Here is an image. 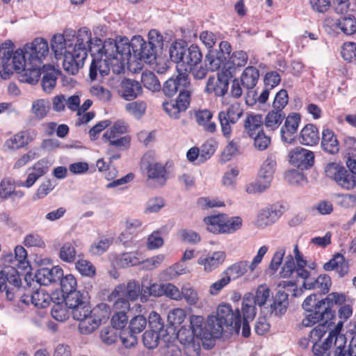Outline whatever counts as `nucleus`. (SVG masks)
<instances>
[{"label": "nucleus", "instance_id": "1", "mask_svg": "<svg viewBox=\"0 0 356 356\" xmlns=\"http://www.w3.org/2000/svg\"><path fill=\"white\" fill-rule=\"evenodd\" d=\"M102 45L97 49L89 69V77L92 81L97 79L98 73L102 77L107 76L112 70L115 74L121 73L125 65V61L131 56V45L127 42L116 41L108 38L102 43L100 39L97 40Z\"/></svg>", "mask_w": 356, "mask_h": 356}, {"label": "nucleus", "instance_id": "2", "mask_svg": "<svg viewBox=\"0 0 356 356\" xmlns=\"http://www.w3.org/2000/svg\"><path fill=\"white\" fill-rule=\"evenodd\" d=\"M212 335L221 336L225 328L236 332L241 327V315L239 309L233 310L229 304H221L218 307L216 316H211L207 321Z\"/></svg>", "mask_w": 356, "mask_h": 356}, {"label": "nucleus", "instance_id": "3", "mask_svg": "<svg viewBox=\"0 0 356 356\" xmlns=\"http://www.w3.org/2000/svg\"><path fill=\"white\" fill-rule=\"evenodd\" d=\"M203 221L207 225L208 231L216 234H232L240 229L243 225L241 217H229L225 213L204 217Z\"/></svg>", "mask_w": 356, "mask_h": 356}, {"label": "nucleus", "instance_id": "4", "mask_svg": "<svg viewBox=\"0 0 356 356\" xmlns=\"http://www.w3.org/2000/svg\"><path fill=\"white\" fill-rule=\"evenodd\" d=\"M141 168L145 171L148 181L154 186L165 185L168 179V171L165 165L156 161L152 153H146L141 159Z\"/></svg>", "mask_w": 356, "mask_h": 356}, {"label": "nucleus", "instance_id": "5", "mask_svg": "<svg viewBox=\"0 0 356 356\" xmlns=\"http://www.w3.org/2000/svg\"><path fill=\"white\" fill-rule=\"evenodd\" d=\"M277 166L276 156L273 154H269L262 164L259 172L260 180L250 184L246 187L248 193L262 192L270 185Z\"/></svg>", "mask_w": 356, "mask_h": 356}, {"label": "nucleus", "instance_id": "6", "mask_svg": "<svg viewBox=\"0 0 356 356\" xmlns=\"http://www.w3.org/2000/svg\"><path fill=\"white\" fill-rule=\"evenodd\" d=\"M244 110L241 104L234 102L230 104L225 111L218 113V118L220 122L222 136L227 140L232 136V124H235L243 115Z\"/></svg>", "mask_w": 356, "mask_h": 356}, {"label": "nucleus", "instance_id": "7", "mask_svg": "<svg viewBox=\"0 0 356 356\" xmlns=\"http://www.w3.org/2000/svg\"><path fill=\"white\" fill-rule=\"evenodd\" d=\"M327 177L333 180L339 186L346 190H351L356 186L353 173L344 166L336 163H329L325 168Z\"/></svg>", "mask_w": 356, "mask_h": 356}, {"label": "nucleus", "instance_id": "8", "mask_svg": "<svg viewBox=\"0 0 356 356\" xmlns=\"http://www.w3.org/2000/svg\"><path fill=\"white\" fill-rule=\"evenodd\" d=\"M110 307L104 302L98 304L91 312L86 321L79 323V329L81 333L88 334L99 327L102 323L106 322L110 317Z\"/></svg>", "mask_w": 356, "mask_h": 356}, {"label": "nucleus", "instance_id": "9", "mask_svg": "<svg viewBox=\"0 0 356 356\" xmlns=\"http://www.w3.org/2000/svg\"><path fill=\"white\" fill-rule=\"evenodd\" d=\"M127 132V127L125 124L118 121L103 134L102 140L117 149H127L131 143V137L129 135L122 136Z\"/></svg>", "mask_w": 356, "mask_h": 356}, {"label": "nucleus", "instance_id": "10", "mask_svg": "<svg viewBox=\"0 0 356 356\" xmlns=\"http://www.w3.org/2000/svg\"><path fill=\"white\" fill-rule=\"evenodd\" d=\"M19 292L20 301L26 305L29 304L33 305L38 308H46L51 303L52 298L44 289H38L33 290L31 285L24 287L23 292L22 289L16 287Z\"/></svg>", "mask_w": 356, "mask_h": 356}, {"label": "nucleus", "instance_id": "11", "mask_svg": "<svg viewBox=\"0 0 356 356\" xmlns=\"http://www.w3.org/2000/svg\"><path fill=\"white\" fill-rule=\"evenodd\" d=\"M316 296V293H312L305 299L302 306L305 312L323 309L326 306H329V309H333L335 305H341L345 301L344 296L337 292L331 293L321 300H318Z\"/></svg>", "mask_w": 356, "mask_h": 356}, {"label": "nucleus", "instance_id": "12", "mask_svg": "<svg viewBox=\"0 0 356 356\" xmlns=\"http://www.w3.org/2000/svg\"><path fill=\"white\" fill-rule=\"evenodd\" d=\"M344 321L341 320L336 325L332 322V325L329 328V335L324 343L322 345L316 344L312 346V356H330L329 349L333 339L337 344L339 342H346L345 336L341 334Z\"/></svg>", "mask_w": 356, "mask_h": 356}, {"label": "nucleus", "instance_id": "13", "mask_svg": "<svg viewBox=\"0 0 356 356\" xmlns=\"http://www.w3.org/2000/svg\"><path fill=\"white\" fill-rule=\"evenodd\" d=\"M66 305L72 310V314L75 320L82 323L86 321L92 312L90 303L85 300L82 293H73L65 298Z\"/></svg>", "mask_w": 356, "mask_h": 356}, {"label": "nucleus", "instance_id": "14", "mask_svg": "<svg viewBox=\"0 0 356 356\" xmlns=\"http://www.w3.org/2000/svg\"><path fill=\"white\" fill-rule=\"evenodd\" d=\"M24 48L28 60L40 65H42V59L48 55L49 51L47 41L42 38H37L32 42L26 44Z\"/></svg>", "mask_w": 356, "mask_h": 356}, {"label": "nucleus", "instance_id": "15", "mask_svg": "<svg viewBox=\"0 0 356 356\" xmlns=\"http://www.w3.org/2000/svg\"><path fill=\"white\" fill-rule=\"evenodd\" d=\"M284 119V123L280 129L281 139L284 143L293 144L297 137L301 116L299 113H292L285 116Z\"/></svg>", "mask_w": 356, "mask_h": 356}, {"label": "nucleus", "instance_id": "16", "mask_svg": "<svg viewBox=\"0 0 356 356\" xmlns=\"http://www.w3.org/2000/svg\"><path fill=\"white\" fill-rule=\"evenodd\" d=\"M284 211V207L279 202L270 204L261 209L257 216V226L265 227L272 225L281 217Z\"/></svg>", "mask_w": 356, "mask_h": 356}, {"label": "nucleus", "instance_id": "17", "mask_svg": "<svg viewBox=\"0 0 356 356\" xmlns=\"http://www.w3.org/2000/svg\"><path fill=\"white\" fill-rule=\"evenodd\" d=\"M233 76H227L224 71L218 73L217 76H209L205 88L204 92L208 94H214L218 97H223L227 92L229 79Z\"/></svg>", "mask_w": 356, "mask_h": 356}, {"label": "nucleus", "instance_id": "18", "mask_svg": "<svg viewBox=\"0 0 356 356\" xmlns=\"http://www.w3.org/2000/svg\"><path fill=\"white\" fill-rule=\"evenodd\" d=\"M178 71V74L174 77L168 79L163 86V92L165 96L172 97L178 91L183 90L185 88H189L191 86L188 74L186 72Z\"/></svg>", "mask_w": 356, "mask_h": 356}, {"label": "nucleus", "instance_id": "19", "mask_svg": "<svg viewBox=\"0 0 356 356\" xmlns=\"http://www.w3.org/2000/svg\"><path fill=\"white\" fill-rule=\"evenodd\" d=\"M289 161L295 166L308 169L314 165V154L312 151L297 147L289 153Z\"/></svg>", "mask_w": 356, "mask_h": 356}, {"label": "nucleus", "instance_id": "20", "mask_svg": "<svg viewBox=\"0 0 356 356\" xmlns=\"http://www.w3.org/2000/svg\"><path fill=\"white\" fill-rule=\"evenodd\" d=\"M47 162L43 159L35 162L27 169V178L24 181H19L17 185L21 187L31 188L36 181L48 172Z\"/></svg>", "mask_w": 356, "mask_h": 356}, {"label": "nucleus", "instance_id": "21", "mask_svg": "<svg viewBox=\"0 0 356 356\" xmlns=\"http://www.w3.org/2000/svg\"><path fill=\"white\" fill-rule=\"evenodd\" d=\"M7 282L11 284L14 287H18L21 283L19 275L14 268L10 269L6 267L0 272V291H6L7 298L12 300L14 298V293L10 292L7 286Z\"/></svg>", "mask_w": 356, "mask_h": 356}, {"label": "nucleus", "instance_id": "22", "mask_svg": "<svg viewBox=\"0 0 356 356\" xmlns=\"http://www.w3.org/2000/svg\"><path fill=\"white\" fill-rule=\"evenodd\" d=\"M306 312L307 314L302 321L304 327H312L320 321L328 322L335 316V311L333 309H329V306H326V308L323 309H316Z\"/></svg>", "mask_w": 356, "mask_h": 356}, {"label": "nucleus", "instance_id": "23", "mask_svg": "<svg viewBox=\"0 0 356 356\" xmlns=\"http://www.w3.org/2000/svg\"><path fill=\"white\" fill-rule=\"evenodd\" d=\"M226 254L223 251H216L211 254H202L197 259L198 265L203 267L206 273H211L221 266L225 261Z\"/></svg>", "mask_w": 356, "mask_h": 356}, {"label": "nucleus", "instance_id": "24", "mask_svg": "<svg viewBox=\"0 0 356 356\" xmlns=\"http://www.w3.org/2000/svg\"><path fill=\"white\" fill-rule=\"evenodd\" d=\"M248 56L244 51H235L227 59L224 73L227 76H234L237 70L246 65Z\"/></svg>", "mask_w": 356, "mask_h": 356}, {"label": "nucleus", "instance_id": "25", "mask_svg": "<svg viewBox=\"0 0 356 356\" xmlns=\"http://www.w3.org/2000/svg\"><path fill=\"white\" fill-rule=\"evenodd\" d=\"M131 47L136 56L145 63H151L156 58V49L147 43L143 38H139L132 42Z\"/></svg>", "mask_w": 356, "mask_h": 356}, {"label": "nucleus", "instance_id": "26", "mask_svg": "<svg viewBox=\"0 0 356 356\" xmlns=\"http://www.w3.org/2000/svg\"><path fill=\"white\" fill-rule=\"evenodd\" d=\"M63 275V269L58 266H53L51 268H42L37 270L35 278L40 285H49L52 282L59 280Z\"/></svg>", "mask_w": 356, "mask_h": 356}, {"label": "nucleus", "instance_id": "27", "mask_svg": "<svg viewBox=\"0 0 356 356\" xmlns=\"http://www.w3.org/2000/svg\"><path fill=\"white\" fill-rule=\"evenodd\" d=\"M304 280L303 286L305 289L316 290L320 294H325L329 292L332 285V281L330 276L323 274L320 275L316 279L309 277L302 278Z\"/></svg>", "mask_w": 356, "mask_h": 356}, {"label": "nucleus", "instance_id": "28", "mask_svg": "<svg viewBox=\"0 0 356 356\" xmlns=\"http://www.w3.org/2000/svg\"><path fill=\"white\" fill-rule=\"evenodd\" d=\"M140 293V286L138 282L131 280L127 284H121L115 286L111 292V296H124L126 298L134 301L138 299Z\"/></svg>", "mask_w": 356, "mask_h": 356}, {"label": "nucleus", "instance_id": "29", "mask_svg": "<svg viewBox=\"0 0 356 356\" xmlns=\"http://www.w3.org/2000/svg\"><path fill=\"white\" fill-rule=\"evenodd\" d=\"M120 96L127 101L133 100L143 93L140 83L135 80L124 79L120 83Z\"/></svg>", "mask_w": 356, "mask_h": 356}, {"label": "nucleus", "instance_id": "30", "mask_svg": "<svg viewBox=\"0 0 356 356\" xmlns=\"http://www.w3.org/2000/svg\"><path fill=\"white\" fill-rule=\"evenodd\" d=\"M289 296L284 291H278L272 297V302L268 307L270 315L281 316L284 314L289 306Z\"/></svg>", "mask_w": 356, "mask_h": 356}, {"label": "nucleus", "instance_id": "31", "mask_svg": "<svg viewBox=\"0 0 356 356\" xmlns=\"http://www.w3.org/2000/svg\"><path fill=\"white\" fill-rule=\"evenodd\" d=\"M320 140L318 128L312 124H306L300 131L299 135L300 143L306 146H314Z\"/></svg>", "mask_w": 356, "mask_h": 356}, {"label": "nucleus", "instance_id": "32", "mask_svg": "<svg viewBox=\"0 0 356 356\" xmlns=\"http://www.w3.org/2000/svg\"><path fill=\"white\" fill-rule=\"evenodd\" d=\"M186 52V42L184 40L175 41L170 47V59L177 63V71H182Z\"/></svg>", "mask_w": 356, "mask_h": 356}, {"label": "nucleus", "instance_id": "33", "mask_svg": "<svg viewBox=\"0 0 356 356\" xmlns=\"http://www.w3.org/2000/svg\"><path fill=\"white\" fill-rule=\"evenodd\" d=\"M194 115L197 123L202 127L204 131L213 134L216 131V124L211 121V111L208 109H200L195 111Z\"/></svg>", "mask_w": 356, "mask_h": 356}, {"label": "nucleus", "instance_id": "34", "mask_svg": "<svg viewBox=\"0 0 356 356\" xmlns=\"http://www.w3.org/2000/svg\"><path fill=\"white\" fill-rule=\"evenodd\" d=\"M321 146L324 151L334 154L339 150V144L334 132L328 128L322 131Z\"/></svg>", "mask_w": 356, "mask_h": 356}, {"label": "nucleus", "instance_id": "35", "mask_svg": "<svg viewBox=\"0 0 356 356\" xmlns=\"http://www.w3.org/2000/svg\"><path fill=\"white\" fill-rule=\"evenodd\" d=\"M41 67L42 65L28 60V65L25 69L21 70L20 81L31 84L36 83L40 76Z\"/></svg>", "mask_w": 356, "mask_h": 356}, {"label": "nucleus", "instance_id": "36", "mask_svg": "<svg viewBox=\"0 0 356 356\" xmlns=\"http://www.w3.org/2000/svg\"><path fill=\"white\" fill-rule=\"evenodd\" d=\"M248 270L250 271L248 261H239L227 267L222 273L223 275H227L230 280H236L245 275Z\"/></svg>", "mask_w": 356, "mask_h": 356}, {"label": "nucleus", "instance_id": "37", "mask_svg": "<svg viewBox=\"0 0 356 356\" xmlns=\"http://www.w3.org/2000/svg\"><path fill=\"white\" fill-rule=\"evenodd\" d=\"M259 72L253 66H248L245 68L241 75V83L248 90L253 89L259 80Z\"/></svg>", "mask_w": 356, "mask_h": 356}, {"label": "nucleus", "instance_id": "38", "mask_svg": "<svg viewBox=\"0 0 356 356\" xmlns=\"http://www.w3.org/2000/svg\"><path fill=\"white\" fill-rule=\"evenodd\" d=\"M285 116L284 111L272 108L265 116L264 125L269 131H274L280 127Z\"/></svg>", "mask_w": 356, "mask_h": 356}, {"label": "nucleus", "instance_id": "39", "mask_svg": "<svg viewBox=\"0 0 356 356\" xmlns=\"http://www.w3.org/2000/svg\"><path fill=\"white\" fill-rule=\"evenodd\" d=\"M264 120L261 115H249L244 124V127L250 137L257 133L264 131Z\"/></svg>", "mask_w": 356, "mask_h": 356}, {"label": "nucleus", "instance_id": "40", "mask_svg": "<svg viewBox=\"0 0 356 356\" xmlns=\"http://www.w3.org/2000/svg\"><path fill=\"white\" fill-rule=\"evenodd\" d=\"M333 26L346 35H353L356 33V18L352 15L341 17Z\"/></svg>", "mask_w": 356, "mask_h": 356}, {"label": "nucleus", "instance_id": "41", "mask_svg": "<svg viewBox=\"0 0 356 356\" xmlns=\"http://www.w3.org/2000/svg\"><path fill=\"white\" fill-rule=\"evenodd\" d=\"M29 144L26 134L24 131H19L7 139L4 147L10 150H16L26 146Z\"/></svg>", "mask_w": 356, "mask_h": 356}, {"label": "nucleus", "instance_id": "42", "mask_svg": "<svg viewBox=\"0 0 356 356\" xmlns=\"http://www.w3.org/2000/svg\"><path fill=\"white\" fill-rule=\"evenodd\" d=\"M10 59L13 68L18 73H21V70H24L28 65V57L24 47L17 49L15 52L13 51Z\"/></svg>", "mask_w": 356, "mask_h": 356}, {"label": "nucleus", "instance_id": "43", "mask_svg": "<svg viewBox=\"0 0 356 356\" xmlns=\"http://www.w3.org/2000/svg\"><path fill=\"white\" fill-rule=\"evenodd\" d=\"M202 60V54L197 44H191L188 48V54L185 56L184 67H188L196 64H200Z\"/></svg>", "mask_w": 356, "mask_h": 356}, {"label": "nucleus", "instance_id": "44", "mask_svg": "<svg viewBox=\"0 0 356 356\" xmlns=\"http://www.w3.org/2000/svg\"><path fill=\"white\" fill-rule=\"evenodd\" d=\"M59 280L61 290L63 293L66 294L65 298L73 293H81L80 291H76L77 282L72 274L63 275Z\"/></svg>", "mask_w": 356, "mask_h": 356}, {"label": "nucleus", "instance_id": "45", "mask_svg": "<svg viewBox=\"0 0 356 356\" xmlns=\"http://www.w3.org/2000/svg\"><path fill=\"white\" fill-rule=\"evenodd\" d=\"M251 294L245 296L242 302L243 319L252 320L256 315V306Z\"/></svg>", "mask_w": 356, "mask_h": 356}, {"label": "nucleus", "instance_id": "46", "mask_svg": "<svg viewBox=\"0 0 356 356\" xmlns=\"http://www.w3.org/2000/svg\"><path fill=\"white\" fill-rule=\"evenodd\" d=\"M271 291L266 284H262L258 286L256 289L255 295L252 297L254 304L259 307L264 306L270 298Z\"/></svg>", "mask_w": 356, "mask_h": 356}, {"label": "nucleus", "instance_id": "47", "mask_svg": "<svg viewBox=\"0 0 356 356\" xmlns=\"http://www.w3.org/2000/svg\"><path fill=\"white\" fill-rule=\"evenodd\" d=\"M83 66L82 63H80L76 58L73 57V55L65 54L63 67L67 73L74 75L78 73L79 69Z\"/></svg>", "mask_w": 356, "mask_h": 356}, {"label": "nucleus", "instance_id": "48", "mask_svg": "<svg viewBox=\"0 0 356 356\" xmlns=\"http://www.w3.org/2000/svg\"><path fill=\"white\" fill-rule=\"evenodd\" d=\"M76 251L74 245L71 242H66L61 246L59 252V258L66 263H73L75 261Z\"/></svg>", "mask_w": 356, "mask_h": 356}, {"label": "nucleus", "instance_id": "49", "mask_svg": "<svg viewBox=\"0 0 356 356\" xmlns=\"http://www.w3.org/2000/svg\"><path fill=\"white\" fill-rule=\"evenodd\" d=\"M51 49L55 54V57L58 59L59 56L65 55L66 51V41L63 34H56L54 35L51 42Z\"/></svg>", "mask_w": 356, "mask_h": 356}, {"label": "nucleus", "instance_id": "50", "mask_svg": "<svg viewBox=\"0 0 356 356\" xmlns=\"http://www.w3.org/2000/svg\"><path fill=\"white\" fill-rule=\"evenodd\" d=\"M205 60L208 63L211 71H217L220 69L221 71H224L227 56H222V53H216V55L209 54L206 56Z\"/></svg>", "mask_w": 356, "mask_h": 356}, {"label": "nucleus", "instance_id": "51", "mask_svg": "<svg viewBox=\"0 0 356 356\" xmlns=\"http://www.w3.org/2000/svg\"><path fill=\"white\" fill-rule=\"evenodd\" d=\"M332 324L331 321L328 322L324 321L323 323L318 324L310 332L309 338L313 343V346L318 344L317 342L319 341L325 334L329 331L330 327L332 325Z\"/></svg>", "mask_w": 356, "mask_h": 356}, {"label": "nucleus", "instance_id": "52", "mask_svg": "<svg viewBox=\"0 0 356 356\" xmlns=\"http://www.w3.org/2000/svg\"><path fill=\"white\" fill-rule=\"evenodd\" d=\"M141 82L146 88L152 91H158L161 88L159 79L152 72H143L141 75Z\"/></svg>", "mask_w": 356, "mask_h": 356}, {"label": "nucleus", "instance_id": "53", "mask_svg": "<svg viewBox=\"0 0 356 356\" xmlns=\"http://www.w3.org/2000/svg\"><path fill=\"white\" fill-rule=\"evenodd\" d=\"M51 316L58 321H65L69 318V311L66 302L54 303L51 308Z\"/></svg>", "mask_w": 356, "mask_h": 356}, {"label": "nucleus", "instance_id": "54", "mask_svg": "<svg viewBox=\"0 0 356 356\" xmlns=\"http://www.w3.org/2000/svg\"><path fill=\"white\" fill-rule=\"evenodd\" d=\"M126 111L137 118H140L147 109V104L143 100H138L127 104Z\"/></svg>", "mask_w": 356, "mask_h": 356}, {"label": "nucleus", "instance_id": "55", "mask_svg": "<svg viewBox=\"0 0 356 356\" xmlns=\"http://www.w3.org/2000/svg\"><path fill=\"white\" fill-rule=\"evenodd\" d=\"M341 56L348 63L356 64V43L353 42H345L341 50Z\"/></svg>", "mask_w": 356, "mask_h": 356}, {"label": "nucleus", "instance_id": "56", "mask_svg": "<svg viewBox=\"0 0 356 356\" xmlns=\"http://www.w3.org/2000/svg\"><path fill=\"white\" fill-rule=\"evenodd\" d=\"M76 269L83 276L92 277L96 274V268L93 264L86 259H79L75 264Z\"/></svg>", "mask_w": 356, "mask_h": 356}, {"label": "nucleus", "instance_id": "57", "mask_svg": "<svg viewBox=\"0 0 356 356\" xmlns=\"http://www.w3.org/2000/svg\"><path fill=\"white\" fill-rule=\"evenodd\" d=\"M161 333L153 330H148L143 335L144 346L149 349H154L158 346Z\"/></svg>", "mask_w": 356, "mask_h": 356}, {"label": "nucleus", "instance_id": "58", "mask_svg": "<svg viewBox=\"0 0 356 356\" xmlns=\"http://www.w3.org/2000/svg\"><path fill=\"white\" fill-rule=\"evenodd\" d=\"M23 244L27 248H44L45 247V243L42 237L35 232L26 235L24 238Z\"/></svg>", "mask_w": 356, "mask_h": 356}, {"label": "nucleus", "instance_id": "59", "mask_svg": "<svg viewBox=\"0 0 356 356\" xmlns=\"http://www.w3.org/2000/svg\"><path fill=\"white\" fill-rule=\"evenodd\" d=\"M288 102V92L285 89H281L276 93L274 97L272 108L275 110L284 111V108L286 106Z\"/></svg>", "mask_w": 356, "mask_h": 356}, {"label": "nucleus", "instance_id": "60", "mask_svg": "<svg viewBox=\"0 0 356 356\" xmlns=\"http://www.w3.org/2000/svg\"><path fill=\"white\" fill-rule=\"evenodd\" d=\"M48 111L47 102L44 99H37L32 104L31 112L38 120L44 118L47 115Z\"/></svg>", "mask_w": 356, "mask_h": 356}, {"label": "nucleus", "instance_id": "61", "mask_svg": "<svg viewBox=\"0 0 356 356\" xmlns=\"http://www.w3.org/2000/svg\"><path fill=\"white\" fill-rule=\"evenodd\" d=\"M110 301L114 300L113 305V309L115 312H127L130 309V303L129 299L126 298L124 296H119L118 297L111 296V293L108 296Z\"/></svg>", "mask_w": 356, "mask_h": 356}, {"label": "nucleus", "instance_id": "62", "mask_svg": "<svg viewBox=\"0 0 356 356\" xmlns=\"http://www.w3.org/2000/svg\"><path fill=\"white\" fill-rule=\"evenodd\" d=\"M113 243V238H102L94 243L90 248V252L94 255H100L105 252Z\"/></svg>", "mask_w": 356, "mask_h": 356}, {"label": "nucleus", "instance_id": "63", "mask_svg": "<svg viewBox=\"0 0 356 356\" xmlns=\"http://www.w3.org/2000/svg\"><path fill=\"white\" fill-rule=\"evenodd\" d=\"M147 326V319L143 315H137L132 318L129 322V329L136 334L142 332Z\"/></svg>", "mask_w": 356, "mask_h": 356}, {"label": "nucleus", "instance_id": "64", "mask_svg": "<svg viewBox=\"0 0 356 356\" xmlns=\"http://www.w3.org/2000/svg\"><path fill=\"white\" fill-rule=\"evenodd\" d=\"M185 310L181 308H176L171 310L168 315V320L172 326L180 325L186 318Z\"/></svg>", "mask_w": 356, "mask_h": 356}]
</instances>
